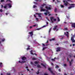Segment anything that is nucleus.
I'll return each instance as SVG.
<instances>
[{
	"mask_svg": "<svg viewBox=\"0 0 75 75\" xmlns=\"http://www.w3.org/2000/svg\"><path fill=\"white\" fill-rule=\"evenodd\" d=\"M63 2L64 3V5L66 6H71L68 7V9H71L72 8H73L75 7V4H70L67 1H63Z\"/></svg>",
	"mask_w": 75,
	"mask_h": 75,
	"instance_id": "nucleus-1",
	"label": "nucleus"
},
{
	"mask_svg": "<svg viewBox=\"0 0 75 75\" xmlns=\"http://www.w3.org/2000/svg\"><path fill=\"white\" fill-rule=\"evenodd\" d=\"M51 20L52 21V23H54L53 21H55L57 20V19H56L54 18L53 17H51Z\"/></svg>",
	"mask_w": 75,
	"mask_h": 75,
	"instance_id": "nucleus-2",
	"label": "nucleus"
},
{
	"mask_svg": "<svg viewBox=\"0 0 75 75\" xmlns=\"http://www.w3.org/2000/svg\"><path fill=\"white\" fill-rule=\"evenodd\" d=\"M71 40L72 43H74V44H75V40H74V38L71 37Z\"/></svg>",
	"mask_w": 75,
	"mask_h": 75,
	"instance_id": "nucleus-3",
	"label": "nucleus"
},
{
	"mask_svg": "<svg viewBox=\"0 0 75 75\" xmlns=\"http://www.w3.org/2000/svg\"><path fill=\"white\" fill-rule=\"evenodd\" d=\"M64 34H65V35L67 36V38H68V37H69V33H68V32H67L66 34V33L65 32Z\"/></svg>",
	"mask_w": 75,
	"mask_h": 75,
	"instance_id": "nucleus-4",
	"label": "nucleus"
},
{
	"mask_svg": "<svg viewBox=\"0 0 75 75\" xmlns=\"http://www.w3.org/2000/svg\"><path fill=\"white\" fill-rule=\"evenodd\" d=\"M40 11H45V9L43 8L42 7H40Z\"/></svg>",
	"mask_w": 75,
	"mask_h": 75,
	"instance_id": "nucleus-5",
	"label": "nucleus"
},
{
	"mask_svg": "<svg viewBox=\"0 0 75 75\" xmlns=\"http://www.w3.org/2000/svg\"><path fill=\"white\" fill-rule=\"evenodd\" d=\"M45 11L46 12H47V13H45V16H47V14H50V12H48L47 10H46Z\"/></svg>",
	"mask_w": 75,
	"mask_h": 75,
	"instance_id": "nucleus-6",
	"label": "nucleus"
},
{
	"mask_svg": "<svg viewBox=\"0 0 75 75\" xmlns=\"http://www.w3.org/2000/svg\"><path fill=\"white\" fill-rule=\"evenodd\" d=\"M18 62L19 63H25V62H26L25 61H23L21 62L20 61H18Z\"/></svg>",
	"mask_w": 75,
	"mask_h": 75,
	"instance_id": "nucleus-7",
	"label": "nucleus"
},
{
	"mask_svg": "<svg viewBox=\"0 0 75 75\" xmlns=\"http://www.w3.org/2000/svg\"><path fill=\"white\" fill-rule=\"evenodd\" d=\"M57 27H58L57 25H56V26H54V28H53V29L54 30H56Z\"/></svg>",
	"mask_w": 75,
	"mask_h": 75,
	"instance_id": "nucleus-8",
	"label": "nucleus"
},
{
	"mask_svg": "<svg viewBox=\"0 0 75 75\" xmlns=\"http://www.w3.org/2000/svg\"><path fill=\"white\" fill-rule=\"evenodd\" d=\"M46 24L47 25L43 26V27H47V26H48V23L47 22H46Z\"/></svg>",
	"mask_w": 75,
	"mask_h": 75,
	"instance_id": "nucleus-9",
	"label": "nucleus"
},
{
	"mask_svg": "<svg viewBox=\"0 0 75 75\" xmlns=\"http://www.w3.org/2000/svg\"><path fill=\"white\" fill-rule=\"evenodd\" d=\"M22 60H25V59H26V57H22Z\"/></svg>",
	"mask_w": 75,
	"mask_h": 75,
	"instance_id": "nucleus-10",
	"label": "nucleus"
},
{
	"mask_svg": "<svg viewBox=\"0 0 75 75\" xmlns=\"http://www.w3.org/2000/svg\"><path fill=\"white\" fill-rule=\"evenodd\" d=\"M29 33L30 34L31 36H33V32H29Z\"/></svg>",
	"mask_w": 75,
	"mask_h": 75,
	"instance_id": "nucleus-11",
	"label": "nucleus"
},
{
	"mask_svg": "<svg viewBox=\"0 0 75 75\" xmlns=\"http://www.w3.org/2000/svg\"><path fill=\"white\" fill-rule=\"evenodd\" d=\"M6 6H8L10 7H11V5L10 4H6Z\"/></svg>",
	"mask_w": 75,
	"mask_h": 75,
	"instance_id": "nucleus-12",
	"label": "nucleus"
},
{
	"mask_svg": "<svg viewBox=\"0 0 75 75\" xmlns=\"http://www.w3.org/2000/svg\"><path fill=\"white\" fill-rule=\"evenodd\" d=\"M72 26L73 27H74V28H75V23H72Z\"/></svg>",
	"mask_w": 75,
	"mask_h": 75,
	"instance_id": "nucleus-13",
	"label": "nucleus"
},
{
	"mask_svg": "<svg viewBox=\"0 0 75 75\" xmlns=\"http://www.w3.org/2000/svg\"><path fill=\"white\" fill-rule=\"evenodd\" d=\"M60 51V48L58 47L57 48V50H56V51H57V52H58V51Z\"/></svg>",
	"mask_w": 75,
	"mask_h": 75,
	"instance_id": "nucleus-14",
	"label": "nucleus"
},
{
	"mask_svg": "<svg viewBox=\"0 0 75 75\" xmlns=\"http://www.w3.org/2000/svg\"><path fill=\"white\" fill-rule=\"evenodd\" d=\"M55 40V38H52L51 39H50V41H54Z\"/></svg>",
	"mask_w": 75,
	"mask_h": 75,
	"instance_id": "nucleus-15",
	"label": "nucleus"
},
{
	"mask_svg": "<svg viewBox=\"0 0 75 75\" xmlns=\"http://www.w3.org/2000/svg\"><path fill=\"white\" fill-rule=\"evenodd\" d=\"M48 70H49L50 71V72H51V73H52V74H53V72H52V71H51V68H49L48 69Z\"/></svg>",
	"mask_w": 75,
	"mask_h": 75,
	"instance_id": "nucleus-16",
	"label": "nucleus"
},
{
	"mask_svg": "<svg viewBox=\"0 0 75 75\" xmlns=\"http://www.w3.org/2000/svg\"><path fill=\"white\" fill-rule=\"evenodd\" d=\"M57 21L58 22L60 21V19H59V17H57Z\"/></svg>",
	"mask_w": 75,
	"mask_h": 75,
	"instance_id": "nucleus-17",
	"label": "nucleus"
},
{
	"mask_svg": "<svg viewBox=\"0 0 75 75\" xmlns=\"http://www.w3.org/2000/svg\"><path fill=\"white\" fill-rule=\"evenodd\" d=\"M3 67V64H2V63H0V67L1 68H2Z\"/></svg>",
	"mask_w": 75,
	"mask_h": 75,
	"instance_id": "nucleus-18",
	"label": "nucleus"
},
{
	"mask_svg": "<svg viewBox=\"0 0 75 75\" xmlns=\"http://www.w3.org/2000/svg\"><path fill=\"white\" fill-rule=\"evenodd\" d=\"M37 14L38 15L39 17H41V15H40V14H41V13H37Z\"/></svg>",
	"mask_w": 75,
	"mask_h": 75,
	"instance_id": "nucleus-19",
	"label": "nucleus"
},
{
	"mask_svg": "<svg viewBox=\"0 0 75 75\" xmlns=\"http://www.w3.org/2000/svg\"><path fill=\"white\" fill-rule=\"evenodd\" d=\"M46 8H47V10H51V8L50 7H46Z\"/></svg>",
	"mask_w": 75,
	"mask_h": 75,
	"instance_id": "nucleus-20",
	"label": "nucleus"
},
{
	"mask_svg": "<svg viewBox=\"0 0 75 75\" xmlns=\"http://www.w3.org/2000/svg\"><path fill=\"white\" fill-rule=\"evenodd\" d=\"M35 64H36V65H37V64H38V62H35Z\"/></svg>",
	"mask_w": 75,
	"mask_h": 75,
	"instance_id": "nucleus-21",
	"label": "nucleus"
},
{
	"mask_svg": "<svg viewBox=\"0 0 75 75\" xmlns=\"http://www.w3.org/2000/svg\"><path fill=\"white\" fill-rule=\"evenodd\" d=\"M55 59H56V57H55V58H54V59H52V61H55Z\"/></svg>",
	"mask_w": 75,
	"mask_h": 75,
	"instance_id": "nucleus-22",
	"label": "nucleus"
},
{
	"mask_svg": "<svg viewBox=\"0 0 75 75\" xmlns=\"http://www.w3.org/2000/svg\"><path fill=\"white\" fill-rule=\"evenodd\" d=\"M41 65H42V66H43L45 68V66L42 63H41Z\"/></svg>",
	"mask_w": 75,
	"mask_h": 75,
	"instance_id": "nucleus-23",
	"label": "nucleus"
},
{
	"mask_svg": "<svg viewBox=\"0 0 75 75\" xmlns=\"http://www.w3.org/2000/svg\"><path fill=\"white\" fill-rule=\"evenodd\" d=\"M30 54H32V55H34V54L33 53V50H31V51H30Z\"/></svg>",
	"mask_w": 75,
	"mask_h": 75,
	"instance_id": "nucleus-24",
	"label": "nucleus"
},
{
	"mask_svg": "<svg viewBox=\"0 0 75 75\" xmlns=\"http://www.w3.org/2000/svg\"><path fill=\"white\" fill-rule=\"evenodd\" d=\"M51 29H52V28H51L49 30V33H50V32H51Z\"/></svg>",
	"mask_w": 75,
	"mask_h": 75,
	"instance_id": "nucleus-25",
	"label": "nucleus"
},
{
	"mask_svg": "<svg viewBox=\"0 0 75 75\" xmlns=\"http://www.w3.org/2000/svg\"><path fill=\"white\" fill-rule=\"evenodd\" d=\"M5 40V39H3L1 40V41H2V42H3Z\"/></svg>",
	"mask_w": 75,
	"mask_h": 75,
	"instance_id": "nucleus-26",
	"label": "nucleus"
},
{
	"mask_svg": "<svg viewBox=\"0 0 75 75\" xmlns=\"http://www.w3.org/2000/svg\"><path fill=\"white\" fill-rule=\"evenodd\" d=\"M37 67L38 68H41V66H40V65H37Z\"/></svg>",
	"mask_w": 75,
	"mask_h": 75,
	"instance_id": "nucleus-27",
	"label": "nucleus"
},
{
	"mask_svg": "<svg viewBox=\"0 0 75 75\" xmlns=\"http://www.w3.org/2000/svg\"><path fill=\"white\" fill-rule=\"evenodd\" d=\"M46 48H47V47H44V48H43L42 50H45V49H46Z\"/></svg>",
	"mask_w": 75,
	"mask_h": 75,
	"instance_id": "nucleus-28",
	"label": "nucleus"
},
{
	"mask_svg": "<svg viewBox=\"0 0 75 75\" xmlns=\"http://www.w3.org/2000/svg\"><path fill=\"white\" fill-rule=\"evenodd\" d=\"M35 1H41L42 0H35Z\"/></svg>",
	"mask_w": 75,
	"mask_h": 75,
	"instance_id": "nucleus-29",
	"label": "nucleus"
},
{
	"mask_svg": "<svg viewBox=\"0 0 75 75\" xmlns=\"http://www.w3.org/2000/svg\"><path fill=\"white\" fill-rule=\"evenodd\" d=\"M56 68H59V66H58V65H56L55 67Z\"/></svg>",
	"mask_w": 75,
	"mask_h": 75,
	"instance_id": "nucleus-30",
	"label": "nucleus"
},
{
	"mask_svg": "<svg viewBox=\"0 0 75 75\" xmlns=\"http://www.w3.org/2000/svg\"><path fill=\"white\" fill-rule=\"evenodd\" d=\"M35 26H38V25L35 24L33 26V27H35Z\"/></svg>",
	"mask_w": 75,
	"mask_h": 75,
	"instance_id": "nucleus-31",
	"label": "nucleus"
},
{
	"mask_svg": "<svg viewBox=\"0 0 75 75\" xmlns=\"http://www.w3.org/2000/svg\"><path fill=\"white\" fill-rule=\"evenodd\" d=\"M41 28H38L36 29V30H41Z\"/></svg>",
	"mask_w": 75,
	"mask_h": 75,
	"instance_id": "nucleus-32",
	"label": "nucleus"
},
{
	"mask_svg": "<svg viewBox=\"0 0 75 75\" xmlns=\"http://www.w3.org/2000/svg\"><path fill=\"white\" fill-rule=\"evenodd\" d=\"M44 6H45V4H44L42 5V7H44Z\"/></svg>",
	"mask_w": 75,
	"mask_h": 75,
	"instance_id": "nucleus-33",
	"label": "nucleus"
},
{
	"mask_svg": "<svg viewBox=\"0 0 75 75\" xmlns=\"http://www.w3.org/2000/svg\"><path fill=\"white\" fill-rule=\"evenodd\" d=\"M5 6H4V8H7V6H6V5H5Z\"/></svg>",
	"mask_w": 75,
	"mask_h": 75,
	"instance_id": "nucleus-34",
	"label": "nucleus"
},
{
	"mask_svg": "<svg viewBox=\"0 0 75 75\" xmlns=\"http://www.w3.org/2000/svg\"><path fill=\"white\" fill-rule=\"evenodd\" d=\"M36 74H40V72H39V70L38 71V72L36 73Z\"/></svg>",
	"mask_w": 75,
	"mask_h": 75,
	"instance_id": "nucleus-35",
	"label": "nucleus"
},
{
	"mask_svg": "<svg viewBox=\"0 0 75 75\" xmlns=\"http://www.w3.org/2000/svg\"><path fill=\"white\" fill-rule=\"evenodd\" d=\"M4 0H1V2H4Z\"/></svg>",
	"mask_w": 75,
	"mask_h": 75,
	"instance_id": "nucleus-36",
	"label": "nucleus"
},
{
	"mask_svg": "<svg viewBox=\"0 0 75 75\" xmlns=\"http://www.w3.org/2000/svg\"><path fill=\"white\" fill-rule=\"evenodd\" d=\"M69 64H70V66H71V62H69Z\"/></svg>",
	"mask_w": 75,
	"mask_h": 75,
	"instance_id": "nucleus-37",
	"label": "nucleus"
},
{
	"mask_svg": "<svg viewBox=\"0 0 75 75\" xmlns=\"http://www.w3.org/2000/svg\"><path fill=\"white\" fill-rule=\"evenodd\" d=\"M35 7H37V6L34 5L33 6V8H35Z\"/></svg>",
	"mask_w": 75,
	"mask_h": 75,
	"instance_id": "nucleus-38",
	"label": "nucleus"
},
{
	"mask_svg": "<svg viewBox=\"0 0 75 75\" xmlns=\"http://www.w3.org/2000/svg\"><path fill=\"white\" fill-rule=\"evenodd\" d=\"M33 26H30V27H29V28H30V29H31L32 28H33Z\"/></svg>",
	"mask_w": 75,
	"mask_h": 75,
	"instance_id": "nucleus-39",
	"label": "nucleus"
},
{
	"mask_svg": "<svg viewBox=\"0 0 75 75\" xmlns=\"http://www.w3.org/2000/svg\"><path fill=\"white\" fill-rule=\"evenodd\" d=\"M57 8H56L54 10L55 12H56V11H57Z\"/></svg>",
	"mask_w": 75,
	"mask_h": 75,
	"instance_id": "nucleus-40",
	"label": "nucleus"
},
{
	"mask_svg": "<svg viewBox=\"0 0 75 75\" xmlns=\"http://www.w3.org/2000/svg\"><path fill=\"white\" fill-rule=\"evenodd\" d=\"M36 20H37V21H38V18H36Z\"/></svg>",
	"mask_w": 75,
	"mask_h": 75,
	"instance_id": "nucleus-41",
	"label": "nucleus"
},
{
	"mask_svg": "<svg viewBox=\"0 0 75 75\" xmlns=\"http://www.w3.org/2000/svg\"><path fill=\"white\" fill-rule=\"evenodd\" d=\"M64 6H63L62 5H61V7L62 8H64Z\"/></svg>",
	"mask_w": 75,
	"mask_h": 75,
	"instance_id": "nucleus-42",
	"label": "nucleus"
},
{
	"mask_svg": "<svg viewBox=\"0 0 75 75\" xmlns=\"http://www.w3.org/2000/svg\"><path fill=\"white\" fill-rule=\"evenodd\" d=\"M32 59H33V60H35V59H35V58H32Z\"/></svg>",
	"mask_w": 75,
	"mask_h": 75,
	"instance_id": "nucleus-43",
	"label": "nucleus"
},
{
	"mask_svg": "<svg viewBox=\"0 0 75 75\" xmlns=\"http://www.w3.org/2000/svg\"><path fill=\"white\" fill-rule=\"evenodd\" d=\"M64 67H66V66H67V64H64Z\"/></svg>",
	"mask_w": 75,
	"mask_h": 75,
	"instance_id": "nucleus-44",
	"label": "nucleus"
},
{
	"mask_svg": "<svg viewBox=\"0 0 75 75\" xmlns=\"http://www.w3.org/2000/svg\"><path fill=\"white\" fill-rule=\"evenodd\" d=\"M27 50H30V48L29 47H28L26 49Z\"/></svg>",
	"mask_w": 75,
	"mask_h": 75,
	"instance_id": "nucleus-45",
	"label": "nucleus"
},
{
	"mask_svg": "<svg viewBox=\"0 0 75 75\" xmlns=\"http://www.w3.org/2000/svg\"><path fill=\"white\" fill-rule=\"evenodd\" d=\"M67 61H69V58H67Z\"/></svg>",
	"mask_w": 75,
	"mask_h": 75,
	"instance_id": "nucleus-46",
	"label": "nucleus"
},
{
	"mask_svg": "<svg viewBox=\"0 0 75 75\" xmlns=\"http://www.w3.org/2000/svg\"><path fill=\"white\" fill-rule=\"evenodd\" d=\"M34 3V4H37V3H36V2H33Z\"/></svg>",
	"mask_w": 75,
	"mask_h": 75,
	"instance_id": "nucleus-47",
	"label": "nucleus"
},
{
	"mask_svg": "<svg viewBox=\"0 0 75 75\" xmlns=\"http://www.w3.org/2000/svg\"><path fill=\"white\" fill-rule=\"evenodd\" d=\"M64 30H68V29H67V28H64Z\"/></svg>",
	"mask_w": 75,
	"mask_h": 75,
	"instance_id": "nucleus-48",
	"label": "nucleus"
},
{
	"mask_svg": "<svg viewBox=\"0 0 75 75\" xmlns=\"http://www.w3.org/2000/svg\"><path fill=\"white\" fill-rule=\"evenodd\" d=\"M0 12H3V11H2V9H1L0 10Z\"/></svg>",
	"mask_w": 75,
	"mask_h": 75,
	"instance_id": "nucleus-49",
	"label": "nucleus"
},
{
	"mask_svg": "<svg viewBox=\"0 0 75 75\" xmlns=\"http://www.w3.org/2000/svg\"><path fill=\"white\" fill-rule=\"evenodd\" d=\"M51 65H54V64L52 63H51Z\"/></svg>",
	"mask_w": 75,
	"mask_h": 75,
	"instance_id": "nucleus-50",
	"label": "nucleus"
},
{
	"mask_svg": "<svg viewBox=\"0 0 75 75\" xmlns=\"http://www.w3.org/2000/svg\"><path fill=\"white\" fill-rule=\"evenodd\" d=\"M42 45H43V46L44 47L45 46V44H42Z\"/></svg>",
	"mask_w": 75,
	"mask_h": 75,
	"instance_id": "nucleus-51",
	"label": "nucleus"
},
{
	"mask_svg": "<svg viewBox=\"0 0 75 75\" xmlns=\"http://www.w3.org/2000/svg\"><path fill=\"white\" fill-rule=\"evenodd\" d=\"M1 8H3V5H1Z\"/></svg>",
	"mask_w": 75,
	"mask_h": 75,
	"instance_id": "nucleus-52",
	"label": "nucleus"
},
{
	"mask_svg": "<svg viewBox=\"0 0 75 75\" xmlns=\"http://www.w3.org/2000/svg\"><path fill=\"white\" fill-rule=\"evenodd\" d=\"M58 71H59V72H61V69H59Z\"/></svg>",
	"mask_w": 75,
	"mask_h": 75,
	"instance_id": "nucleus-53",
	"label": "nucleus"
},
{
	"mask_svg": "<svg viewBox=\"0 0 75 75\" xmlns=\"http://www.w3.org/2000/svg\"><path fill=\"white\" fill-rule=\"evenodd\" d=\"M31 64H32V65H33V62H31Z\"/></svg>",
	"mask_w": 75,
	"mask_h": 75,
	"instance_id": "nucleus-54",
	"label": "nucleus"
},
{
	"mask_svg": "<svg viewBox=\"0 0 75 75\" xmlns=\"http://www.w3.org/2000/svg\"><path fill=\"white\" fill-rule=\"evenodd\" d=\"M46 18H47V20H48V21H50V20H49V19H48V18L46 17Z\"/></svg>",
	"mask_w": 75,
	"mask_h": 75,
	"instance_id": "nucleus-55",
	"label": "nucleus"
},
{
	"mask_svg": "<svg viewBox=\"0 0 75 75\" xmlns=\"http://www.w3.org/2000/svg\"><path fill=\"white\" fill-rule=\"evenodd\" d=\"M48 40H47V42H46V43H48Z\"/></svg>",
	"mask_w": 75,
	"mask_h": 75,
	"instance_id": "nucleus-56",
	"label": "nucleus"
},
{
	"mask_svg": "<svg viewBox=\"0 0 75 75\" xmlns=\"http://www.w3.org/2000/svg\"><path fill=\"white\" fill-rule=\"evenodd\" d=\"M44 75H48V74H45Z\"/></svg>",
	"mask_w": 75,
	"mask_h": 75,
	"instance_id": "nucleus-57",
	"label": "nucleus"
},
{
	"mask_svg": "<svg viewBox=\"0 0 75 75\" xmlns=\"http://www.w3.org/2000/svg\"><path fill=\"white\" fill-rule=\"evenodd\" d=\"M74 61V60L72 59L71 60V62H72V61Z\"/></svg>",
	"mask_w": 75,
	"mask_h": 75,
	"instance_id": "nucleus-58",
	"label": "nucleus"
},
{
	"mask_svg": "<svg viewBox=\"0 0 75 75\" xmlns=\"http://www.w3.org/2000/svg\"><path fill=\"white\" fill-rule=\"evenodd\" d=\"M73 46H75V44H73V45H72Z\"/></svg>",
	"mask_w": 75,
	"mask_h": 75,
	"instance_id": "nucleus-59",
	"label": "nucleus"
},
{
	"mask_svg": "<svg viewBox=\"0 0 75 75\" xmlns=\"http://www.w3.org/2000/svg\"><path fill=\"white\" fill-rule=\"evenodd\" d=\"M58 0H57V2H60V1H58Z\"/></svg>",
	"mask_w": 75,
	"mask_h": 75,
	"instance_id": "nucleus-60",
	"label": "nucleus"
},
{
	"mask_svg": "<svg viewBox=\"0 0 75 75\" xmlns=\"http://www.w3.org/2000/svg\"><path fill=\"white\" fill-rule=\"evenodd\" d=\"M7 75H10V74H7Z\"/></svg>",
	"mask_w": 75,
	"mask_h": 75,
	"instance_id": "nucleus-61",
	"label": "nucleus"
},
{
	"mask_svg": "<svg viewBox=\"0 0 75 75\" xmlns=\"http://www.w3.org/2000/svg\"><path fill=\"white\" fill-rule=\"evenodd\" d=\"M34 55H37V54H36L35 53H34Z\"/></svg>",
	"mask_w": 75,
	"mask_h": 75,
	"instance_id": "nucleus-62",
	"label": "nucleus"
},
{
	"mask_svg": "<svg viewBox=\"0 0 75 75\" xmlns=\"http://www.w3.org/2000/svg\"><path fill=\"white\" fill-rule=\"evenodd\" d=\"M34 16L35 17H36V16H35V15H34Z\"/></svg>",
	"mask_w": 75,
	"mask_h": 75,
	"instance_id": "nucleus-63",
	"label": "nucleus"
},
{
	"mask_svg": "<svg viewBox=\"0 0 75 75\" xmlns=\"http://www.w3.org/2000/svg\"><path fill=\"white\" fill-rule=\"evenodd\" d=\"M27 69V71H29V69Z\"/></svg>",
	"mask_w": 75,
	"mask_h": 75,
	"instance_id": "nucleus-64",
	"label": "nucleus"
}]
</instances>
